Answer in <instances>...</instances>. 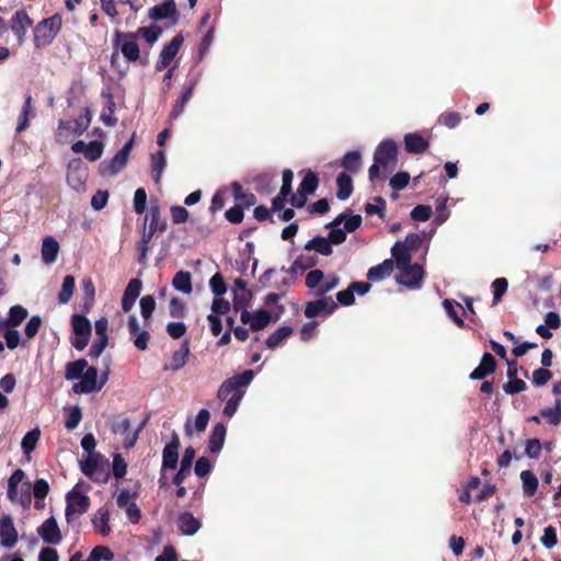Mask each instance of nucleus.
<instances>
[{
	"label": "nucleus",
	"instance_id": "1",
	"mask_svg": "<svg viewBox=\"0 0 561 561\" xmlns=\"http://www.w3.org/2000/svg\"><path fill=\"white\" fill-rule=\"evenodd\" d=\"M253 377L254 373L248 369L226 379L219 387L217 398L220 401H226L222 412L227 417H232L237 412L244 396V388L252 382Z\"/></svg>",
	"mask_w": 561,
	"mask_h": 561
},
{
	"label": "nucleus",
	"instance_id": "2",
	"mask_svg": "<svg viewBox=\"0 0 561 561\" xmlns=\"http://www.w3.org/2000/svg\"><path fill=\"white\" fill-rule=\"evenodd\" d=\"M394 261L399 270L397 282L409 289H419L424 278L423 267L420 264H411V260L403 256V254Z\"/></svg>",
	"mask_w": 561,
	"mask_h": 561
},
{
	"label": "nucleus",
	"instance_id": "3",
	"mask_svg": "<svg viewBox=\"0 0 561 561\" xmlns=\"http://www.w3.org/2000/svg\"><path fill=\"white\" fill-rule=\"evenodd\" d=\"M61 16H53L41 21L34 30V43L37 48L46 47L53 43L54 38L61 28Z\"/></svg>",
	"mask_w": 561,
	"mask_h": 561
},
{
	"label": "nucleus",
	"instance_id": "4",
	"mask_svg": "<svg viewBox=\"0 0 561 561\" xmlns=\"http://www.w3.org/2000/svg\"><path fill=\"white\" fill-rule=\"evenodd\" d=\"M108 379V373L105 371L99 377L98 369L95 367L87 366L81 379L79 382L72 386V390L75 393H92L95 391H100Z\"/></svg>",
	"mask_w": 561,
	"mask_h": 561
},
{
	"label": "nucleus",
	"instance_id": "5",
	"mask_svg": "<svg viewBox=\"0 0 561 561\" xmlns=\"http://www.w3.org/2000/svg\"><path fill=\"white\" fill-rule=\"evenodd\" d=\"M91 123V113L87 108L84 114L80 115L73 121H60L56 136L60 141L67 140L70 136L82 135Z\"/></svg>",
	"mask_w": 561,
	"mask_h": 561
},
{
	"label": "nucleus",
	"instance_id": "6",
	"mask_svg": "<svg viewBox=\"0 0 561 561\" xmlns=\"http://www.w3.org/2000/svg\"><path fill=\"white\" fill-rule=\"evenodd\" d=\"M114 47L119 49L125 59L129 62H135L140 57L137 34L116 32Z\"/></svg>",
	"mask_w": 561,
	"mask_h": 561
},
{
	"label": "nucleus",
	"instance_id": "7",
	"mask_svg": "<svg viewBox=\"0 0 561 561\" xmlns=\"http://www.w3.org/2000/svg\"><path fill=\"white\" fill-rule=\"evenodd\" d=\"M306 285L319 295H324L339 285V277L334 274L325 276L322 271L312 270L306 276Z\"/></svg>",
	"mask_w": 561,
	"mask_h": 561
},
{
	"label": "nucleus",
	"instance_id": "8",
	"mask_svg": "<svg viewBox=\"0 0 561 561\" xmlns=\"http://www.w3.org/2000/svg\"><path fill=\"white\" fill-rule=\"evenodd\" d=\"M66 501V518L68 523L71 522L73 515L85 513L90 506L89 496L75 489L67 493Z\"/></svg>",
	"mask_w": 561,
	"mask_h": 561
},
{
	"label": "nucleus",
	"instance_id": "9",
	"mask_svg": "<svg viewBox=\"0 0 561 561\" xmlns=\"http://www.w3.org/2000/svg\"><path fill=\"white\" fill-rule=\"evenodd\" d=\"M398 148L393 140H383L376 149L374 160L381 164L382 169L392 170L397 162Z\"/></svg>",
	"mask_w": 561,
	"mask_h": 561
},
{
	"label": "nucleus",
	"instance_id": "10",
	"mask_svg": "<svg viewBox=\"0 0 561 561\" xmlns=\"http://www.w3.org/2000/svg\"><path fill=\"white\" fill-rule=\"evenodd\" d=\"M87 176V169L84 168L81 159L76 158L69 161L67 182L73 190L77 192L82 191L85 185Z\"/></svg>",
	"mask_w": 561,
	"mask_h": 561
},
{
	"label": "nucleus",
	"instance_id": "11",
	"mask_svg": "<svg viewBox=\"0 0 561 561\" xmlns=\"http://www.w3.org/2000/svg\"><path fill=\"white\" fill-rule=\"evenodd\" d=\"M337 308L332 297H322L309 301L305 307V314L308 318L325 317L331 314Z\"/></svg>",
	"mask_w": 561,
	"mask_h": 561
},
{
	"label": "nucleus",
	"instance_id": "12",
	"mask_svg": "<svg viewBox=\"0 0 561 561\" xmlns=\"http://www.w3.org/2000/svg\"><path fill=\"white\" fill-rule=\"evenodd\" d=\"M183 35L178 34L172 38V41L167 46L163 47V49L160 53L159 59L156 64V69L158 71L163 70L172 62V60L178 55L181 46L183 45Z\"/></svg>",
	"mask_w": 561,
	"mask_h": 561
},
{
	"label": "nucleus",
	"instance_id": "13",
	"mask_svg": "<svg viewBox=\"0 0 561 561\" xmlns=\"http://www.w3.org/2000/svg\"><path fill=\"white\" fill-rule=\"evenodd\" d=\"M32 25L33 21L24 10H18L13 14L10 27L14 35L16 36L18 43L20 45L24 43L26 33L28 28L32 27Z\"/></svg>",
	"mask_w": 561,
	"mask_h": 561
},
{
	"label": "nucleus",
	"instance_id": "14",
	"mask_svg": "<svg viewBox=\"0 0 561 561\" xmlns=\"http://www.w3.org/2000/svg\"><path fill=\"white\" fill-rule=\"evenodd\" d=\"M37 534L48 545H59L62 536L55 517H49L37 528Z\"/></svg>",
	"mask_w": 561,
	"mask_h": 561
},
{
	"label": "nucleus",
	"instance_id": "15",
	"mask_svg": "<svg viewBox=\"0 0 561 561\" xmlns=\"http://www.w3.org/2000/svg\"><path fill=\"white\" fill-rule=\"evenodd\" d=\"M144 424H141L133 434H128L130 427V421L128 417H117L112 423V431L118 435H126L124 439V446L126 448H131L136 444L138 439V433L141 431Z\"/></svg>",
	"mask_w": 561,
	"mask_h": 561
},
{
	"label": "nucleus",
	"instance_id": "16",
	"mask_svg": "<svg viewBox=\"0 0 561 561\" xmlns=\"http://www.w3.org/2000/svg\"><path fill=\"white\" fill-rule=\"evenodd\" d=\"M18 541V531L10 515L0 518V543L4 548H12Z\"/></svg>",
	"mask_w": 561,
	"mask_h": 561
},
{
	"label": "nucleus",
	"instance_id": "17",
	"mask_svg": "<svg viewBox=\"0 0 561 561\" xmlns=\"http://www.w3.org/2000/svg\"><path fill=\"white\" fill-rule=\"evenodd\" d=\"M420 243L421 237L417 233H410L405 237L404 241H398L393 244L391 254L393 259H400V255L403 254V256L411 260V252L419 248Z\"/></svg>",
	"mask_w": 561,
	"mask_h": 561
},
{
	"label": "nucleus",
	"instance_id": "18",
	"mask_svg": "<svg viewBox=\"0 0 561 561\" xmlns=\"http://www.w3.org/2000/svg\"><path fill=\"white\" fill-rule=\"evenodd\" d=\"M240 320L244 324H250L252 330H261L272 321V316L266 310H257L254 312L243 310Z\"/></svg>",
	"mask_w": 561,
	"mask_h": 561
},
{
	"label": "nucleus",
	"instance_id": "19",
	"mask_svg": "<svg viewBox=\"0 0 561 561\" xmlns=\"http://www.w3.org/2000/svg\"><path fill=\"white\" fill-rule=\"evenodd\" d=\"M141 287L142 283L139 278H133L129 280L122 298V309L124 312H129L131 310L140 295Z\"/></svg>",
	"mask_w": 561,
	"mask_h": 561
},
{
	"label": "nucleus",
	"instance_id": "20",
	"mask_svg": "<svg viewBox=\"0 0 561 561\" xmlns=\"http://www.w3.org/2000/svg\"><path fill=\"white\" fill-rule=\"evenodd\" d=\"M127 161L128 157L118 151L111 160L100 164V173L102 176H114L125 168Z\"/></svg>",
	"mask_w": 561,
	"mask_h": 561
},
{
	"label": "nucleus",
	"instance_id": "21",
	"mask_svg": "<svg viewBox=\"0 0 561 561\" xmlns=\"http://www.w3.org/2000/svg\"><path fill=\"white\" fill-rule=\"evenodd\" d=\"M198 82V78L192 79L187 84L184 85L183 91L174 105L172 112L170 113V118H178L185 110L187 102L191 100L194 93V89Z\"/></svg>",
	"mask_w": 561,
	"mask_h": 561
},
{
	"label": "nucleus",
	"instance_id": "22",
	"mask_svg": "<svg viewBox=\"0 0 561 561\" xmlns=\"http://www.w3.org/2000/svg\"><path fill=\"white\" fill-rule=\"evenodd\" d=\"M179 438L174 436L173 439L167 444L162 453V468L163 469H175L179 461Z\"/></svg>",
	"mask_w": 561,
	"mask_h": 561
},
{
	"label": "nucleus",
	"instance_id": "23",
	"mask_svg": "<svg viewBox=\"0 0 561 561\" xmlns=\"http://www.w3.org/2000/svg\"><path fill=\"white\" fill-rule=\"evenodd\" d=\"M36 116V110L31 95H27L19 115V123L16 126V133L20 134L28 127V123Z\"/></svg>",
	"mask_w": 561,
	"mask_h": 561
},
{
	"label": "nucleus",
	"instance_id": "24",
	"mask_svg": "<svg viewBox=\"0 0 561 561\" xmlns=\"http://www.w3.org/2000/svg\"><path fill=\"white\" fill-rule=\"evenodd\" d=\"M202 527V524L199 519L193 516L190 512H183L179 516V529L181 534L185 536H192L196 534L199 528Z\"/></svg>",
	"mask_w": 561,
	"mask_h": 561
},
{
	"label": "nucleus",
	"instance_id": "25",
	"mask_svg": "<svg viewBox=\"0 0 561 561\" xmlns=\"http://www.w3.org/2000/svg\"><path fill=\"white\" fill-rule=\"evenodd\" d=\"M188 355H190V346H188V342L185 341L179 350L173 352L171 363L164 365L163 369L172 370V371L180 370L182 367L185 366Z\"/></svg>",
	"mask_w": 561,
	"mask_h": 561
},
{
	"label": "nucleus",
	"instance_id": "26",
	"mask_svg": "<svg viewBox=\"0 0 561 561\" xmlns=\"http://www.w3.org/2000/svg\"><path fill=\"white\" fill-rule=\"evenodd\" d=\"M42 260L45 264H53L56 262L59 253V243L54 237H46L42 243Z\"/></svg>",
	"mask_w": 561,
	"mask_h": 561
},
{
	"label": "nucleus",
	"instance_id": "27",
	"mask_svg": "<svg viewBox=\"0 0 561 561\" xmlns=\"http://www.w3.org/2000/svg\"><path fill=\"white\" fill-rule=\"evenodd\" d=\"M495 369V359L490 353H484L479 366L470 374L473 380L483 379Z\"/></svg>",
	"mask_w": 561,
	"mask_h": 561
},
{
	"label": "nucleus",
	"instance_id": "28",
	"mask_svg": "<svg viewBox=\"0 0 561 561\" xmlns=\"http://www.w3.org/2000/svg\"><path fill=\"white\" fill-rule=\"evenodd\" d=\"M16 493H10V489H8L7 495L8 499L12 503L20 504L23 507H27L31 504V488L28 483H24L23 485H18L14 488Z\"/></svg>",
	"mask_w": 561,
	"mask_h": 561
},
{
	"label": "nucleus",
	"instance_id": "29",
	"mask_svg": "<svg viewBox=\"0 0 561 561\" xmlns=\"http://www.w3.org/2000/svg\"><path fill=\"white\" fill-rule=\"evenodd\" d=\"M145 221V227L147 228H152L157 231H164L167 229V224L160 222V207L157 201L150 203Z\"/></svg>",
	"mask_w": 561,
	"mask_h": 561
},
{
	"label": "nucleus",
	"instance_id": "30",
	"mask_svg": "<svg viewBox=\"0 0 561 561\" xmlns=\"http://www.w3.org/2000/svg\"><path fill=\"white\" fill-rule=\"evenodd\" d=\"M405 149L410 153H422L428 148V142L421 135L410 133L404 136Z\"/></svg>",
	"mask_w": 561,
	"mask_h": 561
},
{
	"label": "nucleus",
	"instance_id": "31",
	"mask_svg": "<svg viewBox=\"0 0 561 561\" xmlns=\"http://www.w3.org/2000/svg\"><path fill=\"white\" fill-rule=\"evenodd\" d=\"M393 270V261L388 259L382 263L373 266L367 272V278L371 282H379L391 274Z\"/></svg>",
	"mask_w": 561,
	"mask_h": 561
},
{
	"label": "nucleus",
	"instance_id": "32",
	"mask_svg": "<svg viewBox=\"0 0 561 561\" xmlns=\"http://www.w3.org/2000/svg\"><path fill=\"white\" fill-rule=\"evenodd\" d=\"M226 426L222 423H217L211 435L209 437V450L213 454H218L224 446L225 438H226Z\"/></svg>",
	"mask_w": 561,
	"mask_h": 561
},
{
	"label": "nucleus",
	"instance_id": "33",
	"mask_svg": "<svg viewBox=\"0 0 561 561\" xmlns=\"http://www.w3.org/2000/svg\"><path fill=\"white\" fill-rule=\"evenodd\" d=\"M176 8L173 0L165 1L161 4L154 5L149 11V16L153 20H163L171 18L175 14Z\"/></svg>",
	"mask_w": 561,
	"mask_h": 561
},
{
	"label": "nucleus",
	"instance_id": "34",
	"mask_svg": "<svg viewBox=\"0 0 561 561\" xmlns=\"http://www.w3.org/2000/svg\"><path fill=\"white\" fill-rule=\"evenodd\" d=\"M343 222V215L336 217L332 222L327 225L328 228H331L329 237L327 238L332 244H341L346 240V231L344 228H340V225Z\"/></svg>",
	"mask_w": 561,
	"mask_h": 561
},
{
	"label": "nucleus",
	"instance_id": "35",
	"mask_svg": "<svg viewBox=\"0 0 561 561\" xmlns=\"http://www.w3.org/2000/svg\"><path fill=\"white\" fill-rule=\"evenodd\" d=\"M305 250L307 251H316L321 255H330L332 254V245L331 242L323 237H314L313 239L309 240L306 245Z\"/></svg>",
	"mask_w": 561,
	"mask_h": 561
},
{
	"label": "nucleus",
	"instance_id": "36",
	"mask_svg": "<svg viewBox=\"0 0 561 561\" xmlns=\"http://www.w3.org/2000/svg\"><path fill=\"white\" fill-rule=\"evenodd\" d=\"M167 165L165 154L159 150L151 154V174L153 181L158 184L161 180L163 170Z\"/></svg>",
	"mask_w": 561,
	"mask_h": 561
},
{
	"label": "nucleus",
	"instance_id": "37",
	"mask_svg": "<svg viewBox=\"0 0 561 561\" xmlns=\"http://www.w3.org/2000/svg\"><path fill=\"white\" fill-rule=\"evenodd\" d=\"M87 366L88 362L83 358L68 363L65 369V378L67 380L81 379Z\"/></svg>",
	"mask_w": 561,
	"mask_h": 561
},
{
	"label": "nucleus",
	"instance_id": "38",
	"mask_svg": "<svg viewBox=\"0 0 561 561\" xmlns=\"http://www.w3.org/2000/svg\"><path fill=\"white\" fill-rule=\"evenodd\" d=\"M337 193L336 196L341 201L347 199L353 192L352 179L346 173H341L336 179Z\"/></svg>",
	"mask_w": 561,
	"mask_h": 561
},
{
	"label": "nucleus",
	"instance_id": "39",
	"mask_svg": "<svg viewBox=\"0 0 561 561\" xmlns=\"http://www.w3.org/2000/svg\"><path fill=\"white\" fill-rule=\"evenodd\" d=\"M108 512L106 510L100 508L96 514L94 515L92 519V524L94 528L103 536H107L110 534V526H108Z\"/></svg>",
	"mask_w": 561,
	"mask_h": 561
},
{
	"label": "nucleus",
	"instance_id": "40",
	"mask_svg": "<svg viewBox=\"0 0 561 561\" xmlns=\"http://www.w3.org/2000/svg\"><path fill=\"white\" fill-rule=\"evenodd\" d=\"M174 288L183 294L192 293L191 274L188 272L180 271L175 274L173 282Z\"/></svg>",
	"mask_w": 561,
	"mask_h": 561
},
{
	"label": "nucleus",
	"instance_id": "41",
	"mask_svg": "<svg viewBox=\"0 0 561 561\" xmlns=\"http://www.w3.org/2000/svg\"><path fill=\"white\" fill-rule=\"evenodd\" d=\"M75 335H91V323L81 314H73L71 319Z\"/></svg>",
	"mask_w": 561,
	"mask_h": 561
},
{
	"label": "nucleus",
	"instance_id": "42",
	"mask_svg": "<svg viewBox=\"0 0 561 561\" xmlns=\"http://www.w3.org/2000/svg\"><path fill=\"white\" fill-rule=\"evenodd\" d=\"M75 290V277L72 275L65 276L61 285V289L58 295L59 304H68L73 295Z\"/></svg>",
	"mask_w": 561,
	"mask_h": 561
},
{
	"label": "nucleus",
	"instance_id": "43",
	"mask_svg": "<svg viewBox=\"0 0 561 561\" xmlns=\"http://www.w3.org/2000/svg\"><path fill=\"white\" fill-rule=\"evenodd\" d=\"M293 333V329L288 325L280 327L273 332L266 340V345L270 348L277 347L284 340Z\"/></svg>",
	"mask_w": 561,
	"mask_h": 561
},
{
	"label": "nucleus",
	"instance_id": "44",
	"mask_svg": "<svg viewBox=\"0 0 561 561\" xmlns=\"http://www.w3.org/2000/svg\"><path fill=\"white\" fill-rule=\"evenodd\" d=\"M342 167L350 172L356 173L362 167V157L358 151L347 152L341 162Z\"/></svg>",
	"mask_w": 561,
	"mask_h": 561
},
{
	"label": "nucleus",
	"instance_id": "45",
	"mask_svg": "<svg viewBox=\"0 0 561 561\" xmlns=\"http://www.w3.org/2000/svg\"><path fill=\"white\" fill-rule=\"evenodd\" d=\"M28 316V311L26 308L20 305H15L10 308L7 321L9 325L18 327L20 325Z\"/></svg>",
	"mask_w": 561,
	"mask_h": 561
},
{
	"label": "nucleus",
	"instance_id": "46",
	"mask_svg": "<svg viewBox=\"0 0 561 561\" xmlns=\"http://www.w3.org/2000/svg\"><path fill=\"white\" fill-rule=\"evenodd\" d=\"M39 436L41 431L38 428H34L24 435L21 447L25 455H30L35 449Z\"/></svg>",
	"mask_w": 561,
	"mask_h": 561
},
{
	"label": "nucleus",
	"instance_id": "47",
	"mask_svg": "<svg viewBox=\"0 0 561 561\" xmlns=\"http://www.w3.org/2000/svg\"><path fill=\"white\" fill-rule=\"evenodd\" d=\"M520 480L523 482V489L525 494L534 495L538 488L537 477L531 471L524 470L520 472Z\"/></svg>",
	"mask_w": 561,
	"mask_h": 561
},
{
	"label": "nucleus",
	"instance_id": "48",
	"mask_svg": "<svg viewBox=\"0 0 561 561\" xmlns=\"http://www.w3.org/2000/svg\"><path fill=\"white\" fill-rule=\"evenodd\" d=\"M274 275L277 276V279H276L277 285L290 286L294 283L293 277L288 276L286 273H280V271L277 272L276 270H273V268L267 270L261 276L260 280L262 284H265V283L270 282Z\"/></svg>",
	"mask_w": 561,
	"mask_h": 561
},
{
	"label": "nucleus",
	"instance_id": "49",
	"mask_svg": "<svg viewBox=\"0 0 561 561\" xmlns=\"http://www.w3.org/2000/svg\"><path fill=\"white\" fill-rule=\"evenodd\" d=\"M540 413L549 424L559 425L561 423V401H557L552 408L542 409Z\"/></svg>",
	"mask_w": 561,
	"mask_h": 561
},
{
	"label": "nucleus",
	"instance_id": "50",
	"mask_svg": "<svg viewBox=\"0 0 561 561\" xmlns=\"http://www.w3.org/2000/svg\"><path fill=\"white\" fill-rule=\"evenodd\" d=\"M318 187V178L317 175L308 171L306 172L302 181L300 182L299 190L307 195L313 194Z\"/></svg>",
	"mask_w": 561,
	"mask_h": 561
},
{
	"label": "nucleus",
	"instance_id": "51",
	"mask_svg": "<svg viewBox=\"0 0 561 561\" xmlns=\"http://www.w3.org/2000/svg\"><path fill=\"white\" fill-rule=\"evenodd\" d=\"M114 108H115L114 100L112 99V96H108L106 104L100 115V119L103 122L104 125L114 126L116 124L117 119L113 115Z\"/></svg>",
	"mask_w": 561,
	"mask_h": 561
},
{
	"label": "nucleus",
	"instance_id": "52",
	"mask_svg": "<svg viewBox=\"0 0 561 561\" xmlns=\"http://www.w3.org/2000/svg\"><path fill=\"white\" fill-rule=\"evenodd\" d=\"M134 34H137V38L141 37L144 38L148 44L152 45L154 44L160 34L161 30L157 26H150V27H140L135 32Z\"/></svg>",
	"mask_w": 561,
	"mask_h": 561
},
{
	"label": "nucleus",
	"instance_id": "53",
	"mask_svg": "<svg viewBox=\"0 0 561 561\" xmlns=\"http://www.w3.org/2000/svg\"><path fill=\"white\" fill-rule=\"evenodd\" d=\"M114 553L104 546H96L90 553L87 561H112Z\"/></svg>",
	"mask_w": 561,
	"mask_h": 561
},
{
	"label": "nucleus",
	"instance_id": "54",
	"mask_svg": "<svg viewBox=\"0 0 561 561\" xmlns=\"http://www.w3.org/2000/svg\"><path fill=\"white\" fill-rule=\"evenodd\" d=\"M447 201L448 198H438L436 201V216L434 219V222L436 225L444 224L450 216V211L447 208Z\"/></svg>",
	"mask_w": 561,
	"mask_h": 561
},
{
	"label": "nucleus",
	"instance_id": "55",
	"mask_svg": "<svg viewBox=\"0 0 561 561\" xmlns=\"http://www.w3.org/2000/svg\"><path fill=\"white\" fill-rule=\"evenodd\" d=\"M103 151H104L103 142L98 141V140H93V141H90L87 145V149H85L84 156L90 161H96V160H99L102 157Z\"/></svg>",
	"mask_w": 561,
	"mask_h": 561
},
{
	"label": "nucleus",
	"instance_id": "56",
	"mask_svg": "<svg viewBox=\"0 0 561 561\" xmlns=\"http://www.w3.org/2000/svg\"><path fill=\"white\" fill-rule=\"evenodd\" d=\"M446 313L454 320L458 327H463V320L457 314L456 308H462L460 304L451 299H445L443 302Z\"/></svg>",
	"mask_w": 561,
	"mask_h": 561
},
{
	"label": "nucleus",
	"instance_id": "57",
	"mask_svg": "<svg viewBox=\"0 0 561 561\" xmlns=\"http://www.w3.org/2000/svg\"><path fill=\"white\" fill-rule=\"evenodd\" d=\"M139 305H140L141 316L145 319V321L148 322L152 312L156 309V300L152 296L147 295L140 299Z\"/></svg>",
	"mask_w": 561,
	"mask_h": 561
},
{
	"label": "nucleus",
	"instance_id": "58",
	"mask_svg": "<svg viewBox=\"0 0 561 561\" xmlns=\"http://www.w3.org/2000/svg\"><path fill=\"white\" fill-rule=\"evenodd\" d=\"M492 287H493V304L495 305L501 300L503 295L506 293L507 287H508V282L506 278L500 277V278H496L492 283Z\"/></svg>",
	"mask_w": 561,
	"mask_h": 561
},
{
	"label": "nucleus",
	"instance_id": "59",
	"mask_svg": "<svg viewBox=\"0 0 561 561\" xmlns=\"http://www.w3.org/2000/svg\"><path fill=\"white\" fill-rule=\"evenodd\" d=\"M209 287L211 289V293L216 297L222 296L227 291L226 283H225L222 276L219 273L215 274L210 278Z\"/></svg>",
	"mask_w": 561,
	"mask_h": 561
},
{
	"label": "nucleus",
	"instance_id": "60",
	"mask_svg": "<svg viewBox=\"0 0 561 561\" xmlns=\"http://www.w3.org/2000/svg\"><path fill=\"white\" fill-rule=\"evenodd\" d=\"M433 214L432 207L428 205H417L411 211V218L417 221H426Z\"/></svg>",
	"mask_w": 561,
	"mask_h": 561
},
{
	"label": "nucleus",
	"instance_id": "61",
	"mask_svg": "<svg viewBox=\"0 0 561 561\" xmlns=\"http://www.w3.org/2000/svg\"><path fill=\"white\" fill-rule=\"evenodd\" d=\"M386 202L381 197H376L374 203H368L365 205V211L367 215L377 214L380 217L385 216Z\"/></svg>",
	"mask_w": 561,
	"mask_h": 561
},
{
	"label": "nucleus",
	"instance_id": "62",
	"mask_svg": "<svg viewBox=\"0 0 561 561\" xmlns=\"http://www.w3.org/2000/svg\"><path fill=\"white\" fill-rule=\"evenodd\" d=\"M234 304L239 305L251 297L250 291L245 288V283L242 279L234 280Z\"/></svg>",
	"mask_w": 561,
	"mask_h": 561
},
{
	"label": "nucleus",
	"instance_id": "63",
	"mask_svg": "<svg viewBox=\"0 0 561 561\" xmlns=\"http://www.w3.org/2000/svg\"><path fill=\"white\" fill-rule=\"evenodd\" d=\"M541 543L547 548L551 549L557 545V530L553 526H547L543 529V535L540 538Z\"/></svg>",
	"mask_w": 561,
	"mask_h": 561
},
{
	"label": "nucleus",
	"instance_id": "64",
	"mask_svg": "<svg viewBox=\"0 0 561 561\" xmlns=\"http://www.w3.org/2000/svg\"><path fill=\"white\" fill-rule=\"evenodd\" d=\"M127 472V463L119 454L113 457V476L116 479H122Z\"/></svg>",
	"mask_w": 561,
	"mask_h": 561
}]
</instances>
